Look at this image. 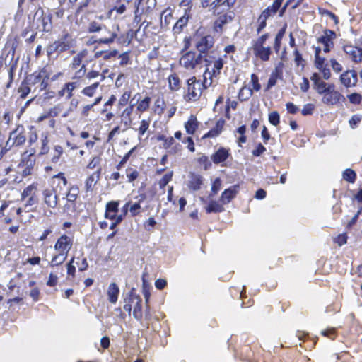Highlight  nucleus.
Wrapping results in <instances>:
<instances>
[{
	"label": "nucleus",
	"instance_id": "1",
	"mask_svg": "<svg viewBox=\"0 0 362 362\" xmlns=\"http://www.w3.org/2000/svg\"><path fill=\"white\" fill-rule=\"evenodd\" d=\"M204 81L197 80L195 76L187 80V93L185 95V99L187 101H197L200 96L204 88L211 84V81L208 83L207 77L211 79V73L209 71V68H206L204 74Z\"/></svg>",
	"mask_w": 362,
	"mask_h": 362
},
{
	"label": "nucleus",
	"instance_id": "2",
	"mask_svg": "<svg viewBox=\"0 0 362 362\" xmlns=\"http://www.w3.org/2000/svg\"><path fill=\"white\" fill-rule=\"evenodd\" d=\"M30 28L31 30H40L42 32H49L52 28V14L45 12L42 8L39 7L35 11L33 16L29 15Z\"/></svg>",
	"mask_w": 362,
	"mask_h": 362
},
{
	"label": "nucleus",
	"instance_id": "3",
	"mask_svg": "<svg viewBox=\"0 0 362 362\" xmlns=\"http://www.w3.org/2000/svg\"><path fill=\"white\" fill-rule=\"evenodd\" d=\"M209 65L206 56L194 51H188L183 54L180 59V64L187 70H197L201 69L204 64Z\"/></svg>",
	"mask_w": 362,
	"mask_h": 362
},
{
	"label": "nucleus",
	"instance_id": "4",
	"mask_svg": "<svg viewBox=\"0 0 362 362\" xmlns=\"http://www.w3.org/2000/svg\"><path fill=\"white\" fill-rule=\"evenodd\" d=\"M75 40L68 34L64 35L58 40L54 41L47 47L46 52L48 57L52 54L57 55L75 47Z\"/></svg>",
	"mask_w": 362,
	"mask_h": 362
},
{
	"label": "nucleus",
	"instance_id": "5",
	"mask_svg": "<svg viewBox=\"0 0 362 362\" xmlns=\"http://www.w3.org/2000/svg\"><path fill=\"white\" fill-rule=\"evenodd\" d=\"M194 46L198 53L204 54L211 49L215 42L214 37L211 35H203L199 30L194 36Z\"/></svg>",
	"mask_w": 362,
	"mask_h": 362
},
{
	"label": "nucleus",
	"instance_id": "6",
	"mask_svg": "<svg viewBox=\"0 0 362 362\" xmlns=\"http://www.w3.org/2000/svg\"><path fill=\"white\" fill-rule=\"evenodd\" d=\"M213 14L216 16V18L213 24V30L215 33L219 34L223 33L224 25L231 23L235 16V13L233 11H220V13Z\"/></svg>",
	"mask_w": 362,
	"mask_h": 362
},
{
	"label": "nucleus",
	"instance_id": "7",
	"mask_svg": "<svg viewBox=\"0 0 362 362\" xmlns=\"http://www.w3.org/2000/svg\"><path fill=\"white\" fill-rule=\"evenodd\" d=\"M26 136L23 126H18L9 135L5 145V151H8L13 146H21L25 144Z\"/></svg>",
	"mask_w": 362,
	"mask_h": 362
},
{
	"label": "nucleus",
	"instance_id": "8",
	"mask_svg": "<svg viewBox=\"0 0 362 362\" xmlns=\"http://www.w3.org/2000/svg\"><path fill=\"white\" fill-rule=\"evenodd\" d=\"M107 33V36L95 40V42L103 44L112 43L117 37V34L108 30L105 25H103L97 22H91L88 26V32L95 33L103 30Z\"/></svg>",
	"mask_w": 362,
	"mask_h": 362
},
{
	"label": "nucleus",
	"instance_id": "9",
	"mask_svg": "<svg viewBox=\"0 0 362 362\" xmlns=\"http://www.w3.org/2000/svg\"><path fill=\"white\" fill-rule=\"evenodd\" d=\"M88 54L87 50H82L79 52L76 56H74L72 59V62L70 64V67L71 69H76L79 66L80 69L75 72L74 77L80 78L83 77L86 71V64H81L83 59L86 57Z\"/></svg>",
	"mask_w": 362,
	"mask_h": 362
},
{
	"label": "nucleus",
	"instance_id": "10",
	"mask_svg": "<svg viewBox=\"0 0 362 362\" xmlns=\"http://www.w3.org/2000/svg\"><path fill=\"white\" fill-rule=\"evenodd\" d=\"M344 100V96L335 88H332L324 93L322 99V102L327 105H336Z\"/></svg>",
	"mask_w": 362,
	"mask_h": 362
},
{
	"label": "nucleus",
	"instance_id": "11",
	"mask_svg": "<svg viewBox=\"0 0 362 362\" xmlns=\"http://www.w3.org/2000/svg\"><path fill=\"white\" fill-rule=\"evenodd\" d=\"M237 0H214L210 3L209 10L213 13H220V11H230Z\"/></svg>",
	"mask_w": 362,
	"mask_h": 362
},
{
	"label": "nucleus",
	"instance_id": "12",
	"mask_svg": "<svg viewBox=\"0 0 362 362\" xmlns=\"http://www.w3.org/2000/svg\"><path fill=\"white\" fill-rule=\"evenodd\" d=\"M42 197L45 204L52 209L57 207L58 204V194L54 187H47L42 191Z\"/></svg>",
	"mask_w": 362,
	"mask_h": 362
},
{
	"label": "nucleus",
	"instance_id": "13",
	"mask_svg": "<svg viewBox=\"0 0 362 362\" xmlns=\"http://www.w3.org/2000/svg\"><path fill=\"white\" fill-rule=\"evenodd\" d=\"M72 245V238L66 235H62L57 239L54 247L58 252L68 255Z\"/></svg>",
	"mask_w": 362,
	"mask_h": 362
},
{
	"label": "nucleus",
	"instance_id": "14",
	"mask_svg": "<svg viewBox=\"0 0 362 362\" xmlns=\"http://www.w3.org/2000/svg\"><path fill=\"white\" fill-rule=\"evenodd\" d=\"M344 52L354 62H360L362 61V49L351 45H344L343 47Z\"/></svg>",
	"mask_w": 362,
	"mask_h": 362
},
{
	"label": "nucleus",
	"instance_id": "15",
	"mask_svg": "<svg viewBox=\"0 0 362 362\" xmlns=\"http://www.w3.org/2000/svg\"><path fill=\"white\" fill-rule=\"evenodd\" d=\"M49 71L46 67L40 71H35L27 76L25 81L27 84L35 85L40 83L42 78H49Z\"/></svg>",
	"mask_w": 362,
	"mask_h": 362
},
{
	"label": "nucleus",
	"instance_id": "16",
	"mask_svg": "<svg viewBox=\"0 0 362 362\" xmlns=\"http://www.w3.org/2000/svg\"><path fill=\"white\" fill-rule=\"evenodd\" d=\"M340 81L346 87L354 86L357 83V74L354 70L347 71L341 75Z\"/></svg>",
	"mask_w": 362,
	"mask_h": 362
},
{
	"label": "nucleus",
	"instance_id": "17",
	"mask_svg": "<svg viewBox=\"0 0 362 362\" xmlns=\"http://www.w3.org/2000/svg\"><path fill=\"white\" fill-rule=\"evenodd\" d=\"M252 50L254 54L264 62L268 61L272 54L271 47L269 46H252Z\"/></svg>",
	"mask_w": 362,
	"mask_h": 362
},
{
	"label": "nucleus",
	"instance_id": "18",
	"mask_svg": "<svg viewBox=\"0 0 362 362\" xmlns=\"http://www.w3.org/2000/svg\"><path fill=\"white\" fill-rule=\"evenodd\" d=\"M140 300V296L136 293V290L132 288L128 293V296L124 298L125 304L124 305V310L128 312V313L130 315L132 312V304L135 305L136 300Z\"/></svg>",
	"mask_w": 362,
	"mask_h": 362
},
{
	"label": "nucleus",
	"instance_id": "19",
	"mask_svg": "<svg viewBox=\"0 0 362 362\" xmlns=\"http://www.w3.org/2000/svg\"><path fill=\"white\" fill-rule=\"evenodd\" d=\"M239 186L238 185H233L228 189H225L221 196L220 200L223 204H228L233 199H234L238 194Z\"/></svg>",
	"mask_w": 362,
	"mask_h": 362
},
{
	"label": "nucleus",
	"instance_id": "20",
	"mask_svg": "<svg viewBox=\"0 0 362 362\" xmlns=\"http://www.w3.org/2000/svg\"><path fill=\"white\" fill-rule=\"evenodd\" d=\"M229 155L230 153L228 150L221 147L211 155V159L215 164H221L227 160Z\"/></svg>",
	"mask_w": 362,
	"mask_h": 362
},
{
	"label": "nucleus",
	"instance_id": "21",
	"mask_svg": "<svg viewBox=\"0 0 362 362\" xmlns=\"http://www.w3.org/2000/svg\"><path fill=\"white\" fill-rule=\"evenodd\" d=\"M119 201H111L107 203L105 217L107 219L114 220L115 214L118 211Z\"/></svg>",
	"mask_w": 362,
	"mask_h": 362
},
{
	"label": "nucleus",
	"instance_id": "22",
	"mask_svg": "<svg viewBox=\"0 0 362 362\" xmlns=\"http://www.w3.org/2000/svg\"><path fill=\"white\" fill-rule=\"evenodd\" d=\"M119 294V288L118 286L115 283H111L107 289V296L110 303L115 304L117 301L118 296Z\"/></svg>",
	"mask_w": 362,
	"mask_h": 362
},
{
	"label": "nucleus",
	"instance_id": "23",
	"mask_svg": "<svg viewBox=\"0 0 362 362\" xmlns=\"http://www.w3.org/2000/svg\"><path fill=\"white\" fill-rule=\"evenodd\" d=\"M78 87L77 82H69L64 84V87L58 91L59 97L66 96L70 99L73 96V90Z\"/></svg>",
	"mask_w": 362,
	"mask_h": 362
},
{
	"label": "nucleus",
	"instance_id": "24",
	"mask_svg": "<svg viewBox=\"0 0 362 362\" xmlns=\"http://www.w3.org/2000/svg\"><path fill=\"white\" fill-rule=\"evenodd\" d=\"M203 177L200 175L191 173L189 175V179L188 182V187L189 189L197 191L201 188L203 184Z\"/></svg>",
	"mask_w": 362,
	"mask_h": 362
},
{
	"label": "nucleus",
	"instance_id": "25",
	"mask_svg": "<svg viewBox=\"0 0 362 362\" xmlns=\"http://www.w3.org/2000/svg\"><path fill=\"white\" fill-rule=\"evenodd\" d=\"M336 37V33L333 30L326 29L323 35L317 39L319 43L325 45H333L332 40Z\"/></svg>",
	"mask_w": 362,
	"mask_h": 362
},
{
	"label": "nucleus",
	"instance_id": "26",
	"mask_svg": "<svg viewBox=\"0 0 362 362\" xmlns=\"http://www.w3.org/2000/svg\"><path fill=\"white\" fill-rule=\"evenodd\" d=\"M223 125H224V121L222 119H219L216 122V126L214 128H212L209 132H208V133H206L204 136V138H206V137L213 138V137L218 136L222 132Z\"/></svg>",
	"mask_w": 362,
	"mask_h": 362
},
{
	"label": "nucleus",
	"instance_id": "27",
	"mask_svg": "<svg viewBox=\"0 0 362 362\" xmlns=\"http://www.w3.org/2000/svg\"><path fill=\"white\" fill-rule=\"evenodd\" d=\"M223 204H220L216 201L211 200L209 202L207 206H206L205 209L206 213H218L224 211V207L223 206Z\"/></svg>",
	"mask_w": 362,
	"mask_h": 362
},
{
	"label": "nucleus",
	"instance_id": "28",
	"mask_svg": "<svg viewBox=\"0 0 362 362\" xmlns=\"http://www.w3.org/2000/svg\"><path fill=\"white\" fill-rule=\"evenodd\" d=\"M189 21V18L187 16H183L181 17L175 24L173 28V32L175 35L180 34L183 28L187 25Z\"/></svg>",
	"mask_w": 362,
	"mask_h": 362
},
{
	"label": "nucleus",
	"instance_id": "29",
	"mask_svg": "<svg viewBox=\"0 0 362 362\" xmlns=\"http://www.w3.org/2000/svg\"><path fill=\"white\" fill-rule=\"evenodd\" d=\"M185 127L189 134H193L198 127V122L194 115H191L188 121L185 123Z\"/></svg>",
	"mask_w": 362,
	"mask_h": 362
},
{
	"label": "nucleus",
	"instance_id": "30",
	"mask_svg": "<svg viewBox=\"0 0 362 362\" xmlns=\"http://www.w3.org/2000/svg\"><path fill=\"white\" fill-rule=\"evenodd\" d=\"M335 88L334 84L333 83H327L323 81H318L317 84L314 86V88L316 90L317 93L320 95H323L328 90Z\"/></svg>",
	"mask_w": 362,
	"mask_h": 362
},
{
	"label": "nucleus",
	"instance_id": "31",
	"mask_svg": "<svg viewBox=\"0 0 362 362\" xmlns=\"http://www.w3.org/2000/svg\"><path fill=\"white\" fill-rule=\"evenodd\" d=\"M132 111H133V106L131 105V106H129L127 107H126L122 115H121V117H122V122L124 123V124L127 127L130 123H131V115L132 113Z\"/></svg>",
	"mask_w": 362,
	"mask_h": 362
},
{
	"label": "nucleus",
	"instance_id": "32",
	"mask_svg": "<svg viewBox=\"0 0 362 362\" xmlns=\"http://www.w3.org/2000/svg\"><path fill=\"white\" fill-rule=\"evenodd\" d=\"M253 94L252 89L246 86L241 88L238 93V99L240 101L247 100Z\"/></svg>",
	"mask_w": 362,
	"mask_h": 362
},
{
	"label": "nucleus",
	"instance_id": "33",
	"mask_svg": "<svg viewBox=\"0 0 362 362\" xmlns=\"http://www.w3.org/2000/svg\"><path fill=\"white\" fill-rule=\"evenodd\" d=\"M79 189L76 186H72L69 188V191L65 193L66 199L69 202H74L78 195Z\"/></svg>",
	"mask_w": 362,
	"mask_h": 362
},
{
	"label": "nucleus",
	"instance_id": "34",
	"mask_svg": "<svg viewBox=\"0 0 362 362\" xmlns=\"http://www.w3.org/2000/svg\"><path fill=\"white\" fill-rule=\"evenodd\" d=\"M139 197L140 199L138 202L130 205L129 212L132 216H135L139 214L141 209L140 203L146 199V195L144 194H141Z\"/></svg>",
	"mask_w": 362,
	"mask_h": 362
},
{
	"label": "nucleus",
	"instance_id": "35",
	"mask_svg": "<svg viewBox=\"0 0 362 362\" xmlns=\"http://www.w3.org/2000/svg\"><path fill=\"white\" fill-rule=\"evenodd\" d=\"M67 256L68 255L59 252L52 257L50 265L55 267L62 264L66 259Z\"/></svg>",
	"mask_w": 362,
	"mask_h": 362
},
{
	"label": "nucleus",
	"instance_id": "36",
	"mask_svg": "<svg viewBox=\"0 0 362 362\" xmlns=\"http://www.w3.org/2000/svg\"><path fill=\"white\" fill-rule=\"evenodd\" d=\"M99 84L100 82H95L90 86L85 87L81 91L82 94L88 97L93 96L98 87L99 86Z\"/></svg>",
	"mask_w": 362,
	"mask_h": 362
},
{
	"label": "nucleus",
	"instance_id": "37",
	"mask_svg": "<svg viewBox=\"0 0 362 362\" xmlns=\"http://www.w3.org/2000/svg\"><path fill=\"white\" fill-rule=\"evenodd\" d=\"M280 72L281 71L276 67L275 71L272 73L267 83V90L270 89L276 85L277 79L279 77Z\"/></svg>",
	"mask_w": 362,
	"mask_h": 362
},
{
	"label": "nucleus",
	"instance_id": "38",
	"mask_svg": "<svg viewBox=\"0 0 362 362\" xmlns=\"http://www.w3.org/2000/svg\"><path fill=\"white\" fill-rule=\"evenodd\" d=\"M168 82L169 88L171 90H175L180 88V78L176 74H171L168 77Z\"/></svg>",
	"mask_w": 362,
	"mask_h": 362
},
{
	"label": "nucleus",
	"instance_id": "39",
	"mask_svg": "<svg viewBox=\"0 0 362 362\" xmlns=\"http://www.w3.org/2000/svg\"><path fill=\"white\" fill-rule=\"evenodd\" d=\"M141 302V299L140 300H136L133 310L134 317L139 321H141L143 317Z\"/></svg>",
	"mask_w": 362,
	"mask_h": 362
},
{
	"label": "nucleus",
	"instance_id": "40",
	"mask_svg": "<svg viewBox=\"0 0 362 362\" xmlns=\"http://www.w3.org/2000/svg\"><path fill=\"white\" fill-rule=\"evenodd\" d=\"M98 182L97 179H95V175H90L87 177L85 182V190L86 192H92L93 187Z\"/></svg>",
	"mask_w": 362,
	"mask_h": 362
},
{
	"label": "nucleus",
	"instance_id": "41",
	"mask_svg": "<svg viewBox=\"0 0 362 362\" xmlns=\"http://www.w3.org/2000/svg\"><path fill=\"white\" fill-rule=\"evenodd\" d=\"M150 103L151 98L148 96L146 97L139 103L137 110L141 112L146 111L149 107Z\"/></svg>",
	"mask_w": 362,
	"mask_h": 362
},
{
	"label": "nucleus",
	"instance_id": "42",
	"mask_svg": "<svg viewBox=\"0 0 362 362\" xmlns=\"http://www.w3.org/2000/svg\"><path fill=\"white\" fill-rule=\"evenodd\" d=\"M356 177V173L351 169H346L343 173V178L351 183L355 182Z\"/></svg>",
	"mask_w": 362,
	"mask_h": 362
},
{
	"label": "nucleus",
	"instance_id": "43",
	"mask_svg": "<svg viewBox=\"0 0 362 362\" xmlns=\"http://www.w3.org/2000/svg\"><path fill=\"white\" fill-rule=\"evenodd\" d=\"M30 84L26 83V81H23L18 88V92L21 93V98H25L28 93L30 92V88L29 87Z\"/></svg>",
	"mask_w": 362,
	"mask_h": 362
},
{
	"label": "nucleus",
	"instance_id": "44",
	"mask_svg": "<svg viewBox=\"0 0 362 362\" xmlns=\"http://www.w3.org/2000/svg\"><path fill=\"white\" fill-rule=\"evenodd\" d=\"M168 9L163 11L161 14V25L167 27L170 23V19L172 18V14L170 12L168 13Z\"/></svg>",
	"mask_w": 362,
	"mask_h": 362
},
{
	"label": "nucleus",
	"instance_id": "45",
	"mask_svg": "<svg viewBox=\"0 0 362 362\" xmlns=\"http://www.w3.org/2000/svg\"><path fill=\"white\" fill-rule=\"evenodd\" d=\"M63 151H64L63 148L61 146H59V145L54 146V151H53V156L52 158V161L53 163H57L59 160L61 156L62 155Z\"/></svg>",
	"mask_w": 362,
	"mask_h": 362
},
{
	"label": "nucleus",
	"instance_id": "46",
	"mask_svg": "<svg viewBox=\"0 0 362 362\" xmlns=\"http://www.w3.org/2000/svg\"><path fill=\"white\" fill-rule=\"evenodd\" d=\"M150 122H151L150 119L141 120L140 127L138 129L139 137L144 136L145 134V133L147 132V130L149 128Z\"/></svg>",
	"mask_w": 362,
	"mask_h": 362
},
{
	"label": "nucleus",
	"instance_id": "47",
	"mask_svg": "<svg viewBox=\"0 0 362 362\" xmlns=\"http://www.w3.org/2000/svg\"><path fill=\"white\" fill-rule=\"evenodd\" d=\"M214 67H213V70H212V72L213 74H211L214 75V76H216L217 74H220V71L222 69L223 66V61L222 59L219 58L218 59H216L214 62Z\"/></svg>",
	"mask_w": 362,
	"mask_h": 362
},
{
	"label": "nucleus",
	"instance_id": "48",
	"mask_svg": "<svg viewBox=\"0 0 362 362\" xmlns=\"http://www.w3.org/2000/svg\"><path fill=\"white\" fill-rule=\"evenodd\" d=\"M173 171L166 173L159 181V187L160 189H163L172 180Z\"/></svg>",
	"mask_w": 362,
	"mask_h": 362
},
{
	"label": "nucleus",
	"instance_id": "49",
	"mask_svg": "<svg viewBox=\"0 0 362 362\" xmlns=\"http://www.w3.org/2000/svg\"><path fill=\"white\" fill-rule=\"evenodd\" d=\"M284 35V29H281V30L279 31V33L276 35L274 47L276 52H279V50L280 49L281 41L283 38Z\"/></svg>",
	"mask_w": 362,
	"mask_h": 362
},
{
	"label": "nucleus",
	"instance_id": "50",
	"mask_svg": "<svg viewBox=\"0 0 362 362\" xmlns=\"http://www.w3.org/2000/svg\"><path fill=\"white\" fill-rule=\"evenodd\" d=\"M35 189V187L33 185H29L26 188H25L21 194L22 199H25L27 197L34 196Z\"/></svg>",
	"mask_w": 362,
	"mask_h": 362
},
{
	"label": "nucleus",
	"instance_id": "51",
	"mask_svg": "<svg viewBox=\"0 0 362 362\" xmlns=\"http://www.w3.org/2000/svg\"><path fill=\"white\" fill-rule=\"evenodd\" d=\"M269 121L272 125L277 126L280 122L279 114L276 111L272 112L269 115Z\"/></svg>",
	"mask_w": 362,
	"mask_h": 362
},
{
	"label": "nucleus",
	"instance_id": "52",
	"mask_svg": "<svg viewBox=\"0 0 362 362\" xmlns=\"http://www.w3.org/2000/svg\"><path fill=\"white\" fill-rule=\"evenodd\" d=\"M221 180L219 177L214 180L211 186V195H215L218 193L221 188Z\"/></svg>",
	"mask_w": 362,
	"mask_h": 362
},
{
	"label": "nucleus",
	"instance_id": "53",
	"mask_svg": "<svg viewBox=\"0 0 362 362\" xmlns=\"http://www.w3.org/2000/svg\"><path fill=\"white\" fill-rule=\"evenodd\" d=\"M63 106L61 104H57L48 111L50 117H54L58 116L62 111Z\"/></svg>",
	"mask_w": 362,
	"mask_h": 362
},
{
	"label": "nucleus",
	"instance_id": "54",
	"mask_svg": "<svg viewBox=\"0 0 362 362\" xmlns=\"http://www.w3.org/2000/svg\"><path fill=\"white\" fill-rule=\"evenodd\" d=\"M138 175L139 173L136 170L131 168L127 169V177H128V181L129 182L135 180L138 177Z\"/></svg>",
	"mask_w": 362,
	"mask_h": 362
},
{
	"label": "nucleus",
	"instance_id": "55",
	"mask_svg": "<svg viewBox=\"0 0 362 362\" xmlns=\"http://www.w3.org/2000/svg\"><path fill=\"white\" fill-rule=\"evenodd\" d=\"M198 162L204 166V170H207L211 166V161L205 155H202L200 157H199Z\"/></svg>",
	"mask_w": 362,
	"mask_h": 362
},
{
	"label": "nucleus",
	"instance_id": "56",
	"mask_svg": "<svg viewBox=\"0 0 362 362\" xmlns=\"http://www.w3.org/2000/svg\"><path fill=\"white\" fill-rule=\"evenodd\" d=\"M158 139L164 141L163 146L165 148H170L175 143V139L172 136L166 137L162 135L158 137Z\"/></svg>",
	"mask_w": 362,
	"mask_h": 362
},
{
	"label": "nucleus",
	"instance_id": "57",
	"mask_svg": "<svg viewBox=\"0 0 362 362\" xmlns=\"http://www.w3.org/2000/svg\"><path fill=\"white\" fill-rule=\"evenodd\" d=\"M251 83L252 84V90H255V91H259L260 90L261 85L259 83V78L255 74L251 75Z\"/></svg>",
	"mask_w": 362,
	"mask_h": 362
},
{
	"label": "nucleus",
	"instance_id": "58",
	"mask_svg": "<svg viewBox=\"0 0 362 362\" xmlns=\"http://www.w3.org/2000/svg\"><path fill=\"white\" fill-rule=\"evenodd\" d=\"M350 103L353 104H359L361 101V95L358 93H354L348 95Z\"/></svg>",
	"mask_w": 362,
	"mask_h": 362
},
{
	"label": "nucleus",
	"instance_id": "59",
	"mask_svg": "<svg viewBox=\"0 0 362 362\" xmlns=\"http://www.w3.org/2000/svg\"><path fill=\"white\" fill-rule=\"evenodd\" d=\"M269 37L268 34H264L256 40H253L252 46H264L266 40Z\"/></svg>",
	"mask_w": 362,
	"mask_h": 362
},
{
	"label": "nucleus",
	"instance_id": "60",
	"mask_svg": "<svg viewBox=\"0 0 362 362\" xmlns=\"http://www.w3.org/2000/svg\"><path fill=\"white\" fill-rule=\"evenodd\" d=\"M156 221L153 217H150L146 220V221L144 223V228L146 230L150 231L152 228L155 227L156 225Z\"/></svg>",
	"mask_w": 362,
	"mask_h": 362
},
{
	"label": "nucleus",
	"instance_id": "61",
	"mask_svg": "<svg viewBox=\"0 0 362 362\" xmlns=\"http://www.w3.org/2000/svg\"><path fill=\"white\" fill-rule=\"evenodd\" d=\"M334 242L339 245L342 246L347 242V235L346 233L339 234L335 239Z\"/></svg>",
	"mask_w": 362,
	"mask_h": 362
},
{
	"label": "nucleus",
	"instance_id": "62",
	"mask_svg": "<svg viewBox=\"0 0 362 362\" xmlns=\"http://www.w3.org/2000/svg\"><path fill=\"white\" fill-rule=\"evenodd\" d=\"M48 144V139L47 136H45L44 139H42V146L40 149V153L43 155L46 154L49 151V146L47 145Z\"/></svg>",
	"mask_w": 362,
	"mask_h": 362
},
{
	"label": "nucleus",
	"instance_id": "63",
	"mask_svg": "<svg viewBox=\"0 0 362 362\" xmlns=\"http://www.w3.org/2000/svg\"><path fill=\"white\" fill-rule=\"evenodd\" d=\"M315 108L314 105L308 103L303 106V108L302 110V114L303 115H309L313 113V111Z\"/></svg>",
	"mask_w": 362,
	"mask_h": 362
},
{
	"label": "nucleus",
	"instance_id": "64",
	"mask_svg": "<svg viewBox=\"0 0 362 362\" xmlns=\"http://www.w3.org/2000/svg\"><path fill=\"white\" fill-rule=\"evenodd\" d=\"M330 64L332 69L337 73H339L342 70V66L334 59H330Z\"/></svg>",
	"mask_w": 362,
	"mask_h": 362
}]
</instances>
